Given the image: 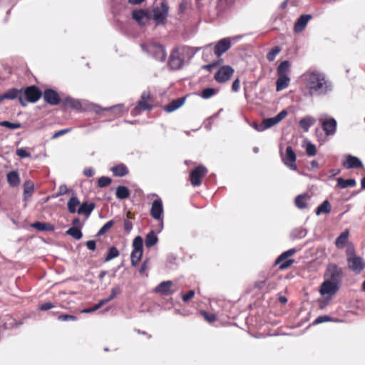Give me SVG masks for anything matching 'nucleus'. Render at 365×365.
Instances as JSON below:
<instances>
[{
    "instance_id": "e433bc0d",
    "label": "nucleus",
    "mask_w": 365,
    "mask_h": 365,
    "mask_svg": "<svg viewBox=\"0 0 365 365\" xmlns=\"http://www.w3.org/2000/svg\"><path fill=\"white\" fill-rule=\"evenodd\" d=\"M290 66L289 61H282L277 67V76H287V73L289 72Z\"/></svg>"
},
{
    "instance_id": "4468645a",
    "label": "nucleus",
    "mask_w": 365,
    "mask_h": 365,
    "mask_svg": "<svg viewBox=\"0 0 365 365\" xmlns=\"http://www.w3.org/2000/svg\"><path fill=\"white\" fill-rule=\"evenodd\" d=\"M42 96L45 102L51 106H56L62 102L58 93L51 88L46 89Z\"/></svg>"
},
{
    "instance_id": "c756f323",
    "label": "nucleus",
    "mask_w": 365,
    "mask_h": 365,
    "mask_svg": "<svg viewBox=\"0 0 365 365\" xmlns=\"http://www.w3.org/2000/svg\"><path fill=\"white\" fill-rule=\"evenodd\" d=\"M349 240V231L346 230L336 239L335 245L339 249H342L345 247Z\"/></svg>"
},
{
    "instance_id": "e2e57ef3",
    "label": "nucleus",
    "mask_w": 365,
    "mask_h": 365,
    "mask_svg": "<svg viewBox=\"0 0 365 365\" xmlns=\"http://www.w3.org/2000/svg\"><path fill=\"white\" fill-rule=\"evenodd\" d=\"M240 89V80L239 78L235 79L232 85V90L234 92H237Z\"/></svg>"
},
{
    "instance_id": "6ab92c4d",
    "label": "nucleus",
    "mask_w": 365,
    "mask_h": 365,
    "mask_svg": "<svg viewBox=\"0 0 365 365\" xmlns=\"http://www.w3.org/2000/svg\"><path fill=\"white\" fill-rule=\"evenodd\" d=\"M296 154L291 146H288L286 148V155L283 158L284 163L288 166L290 169L295 170H297L296 162Z\"/></svg>"
},
{
    "instance_id": "052dcab7",
    "label": "nucleus",
    "mask_w": 365,
    "mask_h": 365,
    "mask_svg": "<svg viewBox=\"0 0 365 365\" xmlns=\"http://www.w3.org/2000/svg\"><path fill=\"white\" fill-rule=\"evenodd\" d=\"M195 295V291L190 290L187 294L182 295V300L184 302H187L190 299H192Z\"/></svg>"
},
{
    "instance_id": "aec40b11",
    "label": "nucleus",
    "mask_w": 365,
    "mask_h": 365,
    "mask_svg": "<svg viewBox=\"0 0 365 365\" xmlns=\"http://www.w3.org/2000/svg\"><path fill=\"white\" fill-rule=\"evenodd\" d=\"M173 284L171 280L162 282L154 289V292L165 296L171 294L175 292L172 289Z\"/></svg>"
},
{
    "instance_id": "4be33fe9",
    "label": "nucleus",
    "mask_w": 365,
    "mask_h": 365,
    "mask_svg": "<svg viewBox=\"0 0 365 365\" xmlns=\"http://www.w3.org/2000/svg\"><path fill=\"white\" fill-rule=\"evenodd\" d=\"M312 18V16L310 14L301 15L294 24V31L296 33H300L304 31Z\"/></svg>"
},
{
    "instance_id": "9d476101",
    "label": "nucleus",
    "mask_w": 365,
    "mask_h": 365,
    "mask_svg": "<svg viewBox=\"0 0 365 365\" xmlns=\"http://www.w3.org/2000/svg\"><path fill=\"white\" fill-rule=\"evenodd\" d=\"M168 6L164 1L153 9V19L157 24H164L168 15Z\"/></svg>"
},
{
    "instance_id": "5fc2aeb1",
    "label": "nucleus",
    "mask_w": 365,
    "mask_h": 365,
    "mask_svg": "<svg viewBox=\"0 0 365 365\" xmlns=\"http://www.w3.org/2000/svg\"><path fill=\"white\" fill-rule=\"evenodd\" d=\"M332 321L331 318L329 316H319L314 320V324H321L326 322Z\"/></svg>"
},
{
    "instance_id": "2f4dec72",
    "label": "nucleus",
    "mask_w": 365,
    "mask_h": 365,
    "mask_svg": "<svg viewBox=\"0 0 365 365\" xmlns=\"http://www.w3.org/2000/svg\"><path fill=\"white\" fill-rule=\"evenodd\" d=\"M130 192L129 189L123 185H119L116 188L115 195L119 200H125L130 197Z\"/></svg>"
},
{
    "instance_id": "f257e3e1",
    "label": "nucleus",
    "mask_w": 365,
    "mask_h": 365,
    "mask_svg": "<svg viewBox=\"0 0 365 365\" xmlns=\"http://www.w3.org/2000/svg\"><path fill=\"white\" fill-rule=\"evenodd\" d=\"M307 87L311 95L324 94L330 90V86L323 74L312 72L306 75Z\"/></svg>"
},
{
    "instance_id": "13d9d810",
    "label": "nucleus",
    "mask_w": 365,
    "mask_h": 365,
    "mask_svg": "<svg viewBox=\"0 0 365 365\" xmlns=\"http://www.w3.org/2000/svg\"><path fill=\"white\" fill-rule=\"evenodd\" d=\"M32 228H53V226L49 224H45L41 222H36L31 225Z\"/></svg>"
},
{
    "instance_id": "6e6552de",
    "label": "nucleus",
    "mask_w": 365,
    "mask_h": 365,
    "mask_svg": "<svg viewBox=\"0 0 365 365\" xmlns=\"http://www.w3.org/2000/svg\"><path fill=\"white\" fill-rule=\"evenodd\" d=\"M324 276L327 280H331L339 284L342 279L343 270L336 264H329L327 267Z\"/></svg>"
},
{
    "instance_id": "f03ea898",
    "label": "nucleus",
    "mask_w": 365,
    "mask_h": 365,
    "mask_svg": "<svg viewBox=\"0 0 365 365\" xmlns=\"http://www.w3.org/2000/svg\"><path fill=\"white\" fill-rule=\"evenodd\" d=\"M153 99L149 91H144L141 94L140 99L137 103L135 108L132 110L131 113L133 115H138L142 112L145 110H150L153 109L151 103Z\"/></svg>"
},
{
    "instance_id": "7c9ffc66",
    "label": "nucleus",
    "mask_w": 365,
    "mask_h": 365,
    "mask_svg": "<svg viewBox=\"0 0 365 365\" xmlns=\"http://www.w3.org/2000/svg\"><path fill=\"white\" fill-rule=\"evenodd\" d=\"M316 122V120L312 116H306L299 120V126L304 131L307 132L311 126Z\"/></svg>"
},
{
    "instance_id": "a878e982",
    "label": "nucleus",
    "mask_w": 365,
    "mask_h": 365,
    "mask_svg": "<svg viewBox=\"0 0 365 365\" xmlns=\"http://www.w3.org/2000/svg\"><path fill=\"white\" fill-rule=\"evenodd\" d=\"M95 207L93 202H84L78 208V214L88 217Z\"/></svg>"
},
{
    "instance_id": "a19ab883",
    "label": "nucleus",
    "mask_w": 365,
    "mask_h": 365,
    "mask_svg": "<svg viewBox=\"0 0 365 365\" xmlns=\"http://www.w3.org/2000/svg\"><path fill=\"white\" fill-rule=\"evenodd\" d=\"M280 51L281 48L279 46H274L267 53V59L270 62L273 61L275 59L277 55H278Z\"/></svg>"
},
{
    "instance_id": "0e129e2a",
    "label": "nucleus",
    "mask_w": 365,
    "mask_h": 365,
    "mask_svg": "<svg viewBox=\"0 0 365 365\" xmlns=\"http://www.w3.org/2000/svg\"><path fill=\"white\" fill-rule=\"evenodd\" d=\"M130 212H128L127 214V217L128 219L125 220L124 222V228H132L133 224L129 220L130 218Z\"/></svg>"
},
{
    "instance_id": "b1692460",
    "label": "nucleus",
    "mask_w": 365,
    "mask_h": 365,
    "mask_svg": "<svg viewBox=\"0 0 365 365\" xmlns=\"http://www.w3.org/2000/svg\"><path fill=\"white\" fill-rule=\"evenodd\" d=\"M132 17L140 25H145V21L149 19L148 13L143 9L133 11Z\"/></svg>"
},
{
    "instance_id": "ddd939ff",
    "label": "nucleus",
    "mask_w": 365,
    "mask_h": 365,
    "mask_svg": "<svg viewBox=\"0 0 365 365\" xmlns=\"http://www.w3.org/2000/svg\"><path fill=\"white\" fill-rule=\"evenodd\" d=\"M347 263L348 267L356 274H359L365 268V262L356 255L347 257Z\"/></svg>"
},
{
    "instance_id": "37998d69",
    "label": "nucleus",
    "mask_w": 365,
    "mask_h": 365,
    "mask_svg": "<svg viewBox=\"0 0 365 365\" xmlns=\"http://www.w3.org/2000/svg\"><path fill=\"white\" fill-rule=\"evenodd\" d=\"M0 125H1L3 127H6L11 130L18 129L21 127V125L19 123H11V122H9L7 120L1 122Z\"/></svg>"
},
{
    "instance_id": "79ce46f5",
    "label": "nucleus",
    "mask_w": 365,
    "mask_h": 365,
    "mask_svg": "<svg viewBox=\"0 0 365 365\" xmlns=\"http://www.w3.org/2000/svg\"><path fill=\"white\" fill-rule=\"evenodd\" d=\"M118 255V250L115 247H112L108 250V255L105 259V261L108 262L113 259V258L117 257Z\"/></svg>"
},
{
    "instance_id": "5701e85b",
    "label": "nucleus",
    "mask_w": 365,
    "mask_h": 365,
    "mask_svg": "<svg viewBox=\"0 0 365 365\" xmlns=\"http://www.w3.org/2000/svg\"><path fill=\"white\" fill-rule=\"evenodd\" d=\"M336 121L334 118H329L322 122V125L327 135H332L336 133Z\"/></svg>"
},
{
    "instance_id": "680f3d73",
    "label": "nucleus",
    "mask_w": 365,
    "mask_h": 365,
    "mask_svg": "<svg viewBox=\"0 0 365 365\" xmlns=\"http://www.w3.org/2000/svg\"><path fill=\"white\" fill-rule=\"evenodd\" d=\"M53 307L54 305L52 303L45 302L40 306L39 309L42 311H46L53 308Z\"/></svg>"
},
{
    "instance_id": "864d4df0",
    "label": "nucleus",
    "mask_w": 365,
    "mask_h": 365,
    "mask_svg": "<svg viewBox=\"0 0 365 365\" xmlns=\"http://www.w3.org/2000/svg\"><path fill=\"white\" fill-rule=\"evenodd\" d=\"M201 314L209 322H212L216 320V316L215 314H209L205 311H202Z\"/></svg>"
},
{
    "instance_id": "a211bd4d",
    "label": "nucleus",
    "mask_w": 365,
    "mask_h": 365,
    "mask_svg": "<svg viewBox=\"0 0 365 365\" xmlns=\"http://www.w3.org/2000/svg\"><path fill=\"white\" fill-rule=\"evenodd\" d=\"M231 47V41L229 38H225L220 40L215 45L214 53L217 56H221L224 53Z\"/></svg>"
},
{
    "instance_id": "3c124183",
    "label": "nucleus",
    "mask_w": 365,
    "mask_h": 365,
    "mask_svg": "<svg viewBox=\"0 0 365 365\" xmlns=\"http://www.w3.org/2000/svg\"><path fill=\"white\" fill-rule=\"evenodd\" d=\"M16 155L21 158H28L31 156L30 153L26 148H19L16 151Z\"/></svg>"
},
{
    "instance_id": "4d7b16f0",
    "label": "nucleus",
    "mask_w": 365,
    "mask_h": 365,
    "mask_svg": "<svg viewBox=\"0 0 365 365\" xmlns=\"http://www.w3.org/2000/svg\"><path fill=\"white\" fill-rule=\"evenodd\" d=\"M120 292H121V290H120V287H113L111 289L110 295L108 297V300L111 301L112 299H113Z\"/></svg>"
},
{
    "instance_id": "c85d7f7f",
    "label": "nucleus",
    "mask_w": 365,
    "mask_h": 365,
    "mask_svg": "<svg viewBox=\"0 0 365 365\" xmlns=\"http://www.w3.org/2000/svg\"><path fill=\"white\" fill-rule=\"evenodd\" d=\"M309 199L308 194H301L296 197L294 204L299 209H304L307 207V200Z\"/></svg>"
},
{
    "instance_id": "c03bdc74",
    "label": "nucleus",
    "mask_w": 365,
    "mask_h": 365,
    "mask_svg": "<svg viewBox=\"0 0 365 365\" xmlns=\"http://www.w3.org/2000/svg\"><path fill=\"white\" fill-rule=\"evenodd\" d=\"M217 93V91L212 88H207L202 90L201 93V97L205 99H207L213 96Z\"/></svg>"
},
{
    "instance_id": "09e8293b",
    "label": "nucleus",
    "mask_w": 365,
    "mask_h": 365,
    "mask_svg": "<svg viewBox=\"0 0 365 365\" xmlns=\"http://www.w3.org/2000/svg\"><path fill=\"white\" fill-rule=\"evenodd\" d=\"M307 235V230H294L291 233L292 238H302Z\"/></svg>"
},
{
    "instance_id": "69168bd1",
    "label": "nucleus",
    "mask_w": 365,
    "mask_h": 365,
    "mask_svg": "<svg viewBox=\"0 0 365 365\" xmlns=\"http://www.w3.org/2000/svg\"><path fill=\"white\" fill-rule=\"evenodd\" d=\"M86 246L90 250H95L96 249V242L94 240H88L86 242Z\"/></svg>"
},
{
    "instance_id": "dca6fc26",
    "label": "nucleus",
    "mask_w": 365,
    "mask_h": 365,
    "mask_svg": "<svg viewBox=\"0 0 365 365\" xmlns=\"http://www.w3.org/2000/svg\"><path fill=\"white\" fill-rule=\"evenodd\" d=\"M339 289V284L331 282V280H325L320 288L322 295H334Z\"/></svg>"
},
{
    "instance_id": "72a5a7b5",
    "label": "nucleus",
    "mask_w": 365,
    "mask_h": 365,
    "mask_svg": "<svg viewBox=\"0 0 365 365\" xmlns=\"http://www.w3.org/2000/svg\"><path fill=\"white\" fill-rule=\"evenodd\" d=\"M356 184L355 179H347L345 180L342 178H337V187L340 189H344L348 187H354Z\"/></svg>"
},
{
    "instance_id": "774afa93",
    "label": "nucleus",
    "mask_w": 365,
    "mask_h": 365,
    "mask_svg": "<svg viewBox=\"0 0 365 365\" xmlns=\"http://www.w3.org/2000/svg\"><path fill=\"white\" fill-rule=\"evenodd\" d=\"M346 255L348 257L355 255H354V249L352 245H349L346 249Z\"/></svg>"
},
{
    "instance_id": "cd10ccee",
    "label": "nucleus",
    "mask_w": 365,
    "mask_h": 365,
    "mask_svg": "<svg viewBox=\"0 0 365 365\" xmlns=\"http://www.w3.org/2000/svg\"><path fill=\"white\" fill-rule=\"evenodd\" d=\"M276 81V91H281L285 89L289 84L290 78L288 76H277Z\"/></svg>"
},
{
    "instance_id": "7ed1b4c3",
    "label": "nucleus",
    "mask_w": 365,
    "mask_h": 365,
    "mask_svg": "<svg viewBox=\"0 0 365 365\" xmlns=\"http://www.w3.org/2000/svg\"><path fill=\"white\" fill-rule=\"evenodd\" d=\"M207 173L208 170L205 165H199L196 166L190 173L189 178L191 185L193 187L200 186Z\"/></svg>"
},
{
    "instance_id": "2eb2a0df",
    "label": "nucleus",
    "mask_w": 365,
    "mask_h": 365,
    "mask_svg": "<svg viewBox=\"0 0 365 365\" xmlns=\"http://www.w3.org/2000/svg\"><path fill=\"white\" fill-rule=\"evenodd\" d=\"M342 166L345 169H358L363 167V163L359 158L347 155L345 156V160L342 162Z\"/></svg>"
},
{
    "instance_id": "f8f14e48",
    "label": "nucleus",
    "mask_w": 365,
    "mask_h": 365,
    "mask_svg": "<svg viewBox=\"0 0 365 365\" xmlns=\"http://www.w3.org/2000/svg\"><path fill=\"white\" fill-rule=\"evenodd\" d=\"M296 250L295 249H290L287 250L286 252L281 254L277 259L275 260L274 264H279V268L281 270H284L287 268H288L289 266H291L293 262L294 259H287L288 257L292 256L294 254H295Z\"/></svg>"
},
{
    "instance_id": "338daca9",
    "label": "nucleus",
    "mask_w": 365,
    "mask_h": 365,
    "mask_svg": "<svg viewBox=\"0 0 365 365\" xmlns=\"http://www.w3.org/2000/svg\"><path fill=\"white\" fill-rule=\"evenodd\" d=\"M83 173L87 177H92L94 175V171L91 168H86L83 170Z\"/></svg>"
},
{
    "instance_id": "20e7f679",
    "label": "nucleus",
    "mask_w": 365,
    "mask_h": 365,
    "mask_svg": "<svg viewBox=\"0 0 365 365\" xmlns=\"http://www.w3.org/2000/svg\"><path fill=\"white\" fill-rule=\"evenodd\" d=\"M288 113L286 110H282L275 117L264 118L261 124L255 125V128L258 131H263L267 128H269L287 117Z\"/></svg>"
},
{
    "instance_id": "4c0bfd02",
    "label": "nucleus",
    "mask_w": 365,
    "mask_h": 365,
    "mask_svg": "<svg viewBox=\"0 0 365 365\" xmlns=\"http://www.w3.org/2000/svg\"><path fill=\"white\" fill-rule=\"evenodd\" d=\"M34 191V184L31 180H26L24 183V197L27 198L31 196Z\"/></svg>"
},
{
    "instance_id": "0eeeda50",
    "label": "nucleus",
    "mask_w": 365,
    "mask_h": 365,
    "mask_svg": "<svg viewBox=\"0 0 365 365\" xmlns=\"http://www.w3.org/2000/svg\"><path fill=\"white\" fill-rule=\"evenodd\" d=\"M147 52L155 60L163 62L167 57V53L163 46L152 43L147 46Z\"/></svg>"
},
{
    "instance_id": "ea45409f",
    "label": "nucleus",
    "mask_w": 365,
    "mask_h": 365,
    "mask_svg": "<svg viewBox=\"0 0 365 365\" xmlns=\"http://www.w3.org/2000/svg\"><path fill=\"white\" fill-rule=\"evenodd\" d=\"M143 256V250H133L130 255V261L133 266L138 265Z\"/></svg>"
},
{
    "instance_id": "8fccbe9b",
    "label": "nucleus",
    "mask_w": 365,
    "mask_h": 365,
    "mask_svg": "<svg viewBox=\"0 0 365 365\" xmlns=\"http://www.w3.org/2000/svg\"><path fill=\"white\" fill-rule=\"evenodd\" d=\"M306 153L309 156L315 155L317 154L316 146L311 143H307L306 147Z\"/></svg>"
},
{
    "instance_id": "603ef678",
    "label": "nucleus",
    "mask_w": 365,
    "mask_h": 365,
    "mask_svg": "<svg viewBox=\"0 0 365 365\" xmlns=\"http://www.w3.org/2000/svg\"><path fill=\"white\" fill-rule=\"evenodd\" d=\"M221 61H222V59H220L219 61H215V62H212V63H211L210 64L203 65L202 66V69H204V70H206V71H211L212 68L218 66Z\"/></svg>"
},
{
    "instance_id": "423d86ee",
    "label": "nucleus",
    "mask_w": 365,
    "mask_h": 365,
    "mask_svg": "<svg viewBox=\"0 0 365 365\" xmlns=\"http://www.w3.org/2000/svg\"><path fill=\"white\" fill-rule=\"evenodd\" d=\"M23 89V97L26 103H36L42 96V92L38 87L36 86H29Z\"/></svg>"
},
{
    "instance_id": "f3484780",
    "label": "nucleus",
    "mask_w": 365,
    "mask_h": 365,
    "mask_svg": "<svg viewBox=\"0 0 365 365\" xmlns=\"http://www.w3.org/2000/svg\"><path fill=\"white\" fill-rule=\"evenodd\" d=\"M163 212V202L160 197H158L157 199L154 200L151 209H150V215L157 220H159L161 219L162 215Z\"/></svg>"
},
{
    "instance_id": "c9c22d12",
    "label": "nucleus",
    "mask_w": 365,
    "mask_h": 365,
    "mask_svg": "<svg viewBox=\"0 0 365 365\" xmlns=\"http://www.w3.org/2000/svg\"><path fill=\"white\" fill-rule=\"evenodd\" d=\"M80 206V201L76 196L71 197L68 202V210L71 213L78 212V208Z\"/></svg>"
},
{
    "instance_id": "9b49d317",
    "label": "nucleus",
    "mask_w": 365,
    "mask_h": 365,
    "mask_svg": "<svg viewBox=\"0 0 365 365\" xmlns=\"http://www.w3.org/2000/svg\"><path fill=\"white\" fill-rule=\"evenodd\" d=\"M234 72V69L230 66H222L215 73L214 79L220 83H225L231 78Z\"/></svg>"
},
{
    "instance_id": "473e14b6",
    "label": "nucleus",
    "mask_w": 365,
    "mask_h": 365,
    "mask_svg": "<svg viewBox=\"0 0 365 365\" xmlns=\"http://www.w3.org/2000/svg\"><path fill=\"white\" fill-rule=\"evenodd\" d=\"M115 176L123 177L128 173V169L124 164H118L111 168Z\"/></svg>"
},
{
    "instance_id": "bb28decb",
    "label": "nucleus",
    "mask_w": 365,
    "mask_h": 365,
    "mask_svg": "<svg viewBox=\"0 0 365 365\" xmlns=\"http://www.w3.org/2000/svg\"><path fill=\"white\" fill-rule=\"evenodd\" d=\"M7 182L11 187H16L20 184L21 180L17 171L14 170L7 173Z\"/></svg>"
},
{
    "instance_id": "a18cd8bd",
    "label": "nucleus",
    "mask_w": 365,
    "mask_h": 365,
    "mask_svg": "<svg viewBox=\"0 0 365 365\" xmlns=\"http://www.w3.org/2000/svg\"><path fill=\"white\" fill-rule=\"evenodd\" d=\"M112 182V180L109 177L102 176L98 180V186L99 187H105L108 186Z\"/></svg>"
},
{
    "instance_id": "49530a36",
    "label": "nucleus",
    "mask_w": 365,
    "mask_h": 365,
    "mask_svg": "<svg viewBox=\"0 0 365 365\" xmlns=\"http://www.w3.org/2000/svg\"><path fill=\"white\" fill-rule=\"evenodd\" d=\"M133 250H143V239L138 236L135 237L133 242Z\"/></svg>"
},
{
    "instance_id": "58836bf2",
    "label": "nucleus",
    "mask_w": 365,
    "mask_h": 365,
    "mask_svg": "<svg viewBox=\"0 0 365 365\" xmlns=\"http://www.w3.org/2000/svg\"><path fill=\"white\" fill-rule=\"evenodd\" d=\"M158 242V237L153 230H151L145 237V246L151 247L155 245Z\"/></svg>"
},
{
    "instance_id": "bf43d9fd",
    "label": "nucleus",
    "mask_w": 365,
    "mask_h": 365,
    "mask_svg": "<svg viewBox=\"0 0 365 365\" xmlns=\"http://www.w3.org/2000/svg\"><path fill=\"white\" fill-rule=\"evenodd\" d=\"M58 319L61 321H68V320H76V317L73 315H68V314H62L58 317Z\"/></svg>"
},
{
    "instance_id": "de8ad7c7",
    "label": "nucleus",
    "mask_w": 365,
    "mask_h": 365,
    "mask_svg": "<svg viewBox=\"0 0 365 365\" xmlns=\"http://www.w3.org/2000/svg\"><path fill=\"white\" fill-rule=\"evenodd\" d=\"M66 235L72 236L76 240H79L82 237L81 230H67Z\"/></svg>"
},
{
    "instance_id": "f704fd0d",
    "label": "nucleus",
    "mask_w": 365,
    "mask_h": 365,
    "mask_svg": "<svg viewBox=\"0 0 365 365\" xmlns=\"http://www.w3.org/2000/svg\"><path fill=\"white\" fill-rule=\"evenodd\" d=\"M331 205L328 200H324L315 210L317 215L329 214L331 212Z\"/></svg>"
},
{
    "instance_id": "412c9836",
    "label": "nucleus",
    "mask_w": 365,
    "mask_h": 365,
    "mask_svg": "<svg viewBox=\"0 0 365 365\" xmlns=\"http://www.w3.org/2000/svg\"><path fill=\"white\" fill-rule=\"evenodd\" d=\"M61 104L65 110L71 108L76 110H81L82 109V104L81 101L71 97H66L63 99Z\"/></svg>"
},
{
    "instance_id": "393cba45",
    "label": "nucleus",
    "mask_w": 365,
    "mask_h": 365,
    "mask_svg": "<svg viewBox=\"0 0 365 365\" xmlns=\"http://www.w3.org/2000/svg\"><path fill=\"white\" fill-rule=\"evenodd\" d=\"M185 102V97L178 98L171 101L165 107V110L171 113L180 108Z\"/></svg>"
},
{
    "instance_id": "39448f33",
    "label": "nucleus",
    "mask_w": 365,
    "mask_h": 365,
    "mask_svg": "<svg viewBox=\"0 0 365 365\" xmlns=\"http://www.w3.org/2000/svg\"><path fill=\"white\" fill-rule=\"evenodd\" d=\"M181 50L182 48H175L170 55L168 66L173 70H179L184 65L185 58Z\"/></svg>"
},
{
    "instance_id": "1a4fd4ad",
    "label": "nucleus",
    "mask_w": 365,
    "mask_h": 365,
    "mask_svg": "<svg viewBox=\"0 0 365 365\" xmlns=\"http://www.w3.org/2000/svg\"><path fill=\"white\" fill-rule=\"evenodd\" d=\"M16 98L19 100V102L21 106H26V103L23 97V89L14 88L9 89L4 93H0V103L4 100H14Z\"/></svg>"
},
{
    "instance_id": "6e6d98bb",
    "label": "nucleus",
    "mask_w": 365,
    "mask_h": 365,
    "mask_svg": "<svg viewBox=\"0 0 365 365\" xmlns=\"http://www.w3.org/2000/svg\"><path fill=\"white\" fill-rule=\"evenodd\" d=\"M71 130V128H66V129H63V130H60L57 132H56L53 136H52V139H56L64 134H66L68 133V132H70Z\"/></svg>"
}]
</instances>
